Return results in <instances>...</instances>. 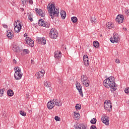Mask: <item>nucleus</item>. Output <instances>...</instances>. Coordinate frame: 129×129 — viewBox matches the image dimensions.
<instances>
[{
    "mask_svg": "<svg viewBox=\"0 0 129 129\" xmlns=\"http://www.w3.org/2000/svg\"><path fill=\"white\" fill-rule=\"evenodd\" d=\"M104 86L106 88H111V92L115 91L117 89V85L115 84V79L113 77H109L103 81Z\"/></svg>",
    "mask_w": 129,
    "mask_h": 129,
    "instance_id": "f257e3e1",
    "label": "nucleus"
},
{
    "mask_svg": "<svg viewBox=\"0 0 129 129\" xmlns=\"http://www.w3.org/2000/svg\"><path fill=\"white\" fill-rule=\"evenodd\" d=\"M47 10L51 19L54 20L55 18H58L59 16V9L55 7V5L51 4L50 5L49 4L47 6Z\"/></svg>",
    "mask_w": 129,
    "mask_h": 129,
    "instance_id": "f03ea898",
    "label": "nucleus"
},
{
    "mask_svg": "<svg viewBox=\"0 0 129 129\" xmlns=\"http://www.w3.org/2000/svg\"><path fill=\"white\" fill-rule=\"evenodd\" d=\"M49 37L51 39H57L58 38V32L55 29H51L50 33H49Z\"/></svg>",
    "mask_w": 129,
    "mask_h": 129,
    "instance_id": "7ed1b4c3",
    "label": "nucleus"
},
{
    "mask_svg": "<svg viewBox=\"0 0 129 129\" xmlns=\"http://www.w3.org/2000/svg\"><path fill=\"white\" fill-rule=\"evenodd\" d=\"M104 108L109 112L112 109V104H111L110 100L104 102Z\"/></svg>",
    "mask_w": 129,
    "mask_h": 129,
    "instance_id": "20e7f679",
    "label": "nucleus"
},
{
    "mask_svg": "<svg viewBox=\"0 0 129 129\" xmlns=\"http://www.w3.org/2000/svg\"><path fill=\"white\" fill-rule=\"evenodd\" d=\"M38 25L39 26H41V27H45V28H50V23L47 22H44V20L43 19H40L38 21Z\"/></svg>",
    "mask_w": 129,
    "mask_h": 129,
    "instance_id": "39448f33",
    "label": "nucleus"
},
{
    "mask_svg": "<svg viewBox=\"0 0 129 129\" xmlns=\"http://www.w3.org/2000/svg\"><path fill=\"white\" fill-rule=\"evenodd\" d=\"M101 120L106 125H109V117L104 114L101 118Z\"/></svg>",
    "mask_w": 129,
    "mask_h": 129,
    "instance_id": "423d86ee",
    "label": "nucleus"
},
{
    "mask_svg": "<svg viewBox=\"0 0 129 129\" xmlns=\"http://www.w3.org/2000/svg\"><path fill=\"white\" fill-rule=\"evenodd\" d=\"M124 19V17L122 15H118L116 18V21L118 24H122L123 23V20Z\"/></svg>",
    "mask_w": 129,
    "mask_h": 129,
    "instance_id": "0eeeda50",
    "label": "nucleus"
},
{
    "mask_svg": "<svg viewBox=\"0 0 129 129\" xmlns=\"http://www.w3.org/2000/svg\"><path fill=\"white\" fill-rule=\"evenodd\" d=\"M119 36H117L116 34H113V37L110 38V41L111 43H117L119 40Z\"/></svg>",
    "mask_w": 129,
    "mask_h": 129,
    "instance_id": "6e6552de",
    "label": "nucleus"
},
{
    "mask_svg": "<svg viewBox=\"0 0 129 129\" xmlns=\"http://www.w3.org/2000/svg\"><path fill=\"white\" fill-rule=\"evenodd\" d=\"M44 74H45V71L42 70L41 71L36 73L35 76L38 79H40V78H42L44 76Z\"/></svg>",
    "mask_w": 129,
    "mask_h": 129,
    "instance_id": "1a4fd4ad",
    "label": "nucleus"
},
{
    "mask_svg": "<svg viewBox=\"0 0 129 129\" xmlns=\"http://www.w3.org/2000/svg\"><path fill=\"white\" fill-rule=\"evenodd\" d=\"M38 44H40L41 45H46V40L45 38L38 37L37 38Z\"/></svg>",
    "mask_w": 129,
    "mask_h": 129,
    "instance_id": "9d476101",
    "label": "nucleus"
},
{
    "mask_svg": "<svg viewBox=\"0 0 129 129\" xmlns=\"http://www.w3.org/2000/svg\"><path fill=\"white\" fill-rule=\"evenodd\" d=\"M14 77L16 80H20L23 77V74L20 73H15Z\"/></svg>",
    "mask_w": 129,
    "mask_h": 129,
    "instance_id": "9b49d317",
    "label": "nucleus"
},
{
    "mask_svg": "<svg viewBox=\"0 0 129 129\" xmlns=\"http://www.w3.org/2000/svg\"><path fill=\"white\" fill-rule=\"evenodd\" d=\"M76 129H88V127H87V125L83 124H79L77 125V126L75 127Z\"/></svg>",
    "mask_w": 129,
    "mask_h": 129,
    "instance_id": "f8f14e48",
    "label": "nucleus"
},
{
    "mask_svg": "<svg viewBox=\"0 0 129 129\" xmlns=\"http://www.w3.org/2000/svg\"><path fill=\"white\" fill-rule=\"evenodd\" d=\"M35 11L39 15V16H40V17H45V14L43 13V11H42V10L35 8Z\"/></svg>",
    "mask_w": 129,
    "mask_h": 129,
    "instance_id": "ddd939ff",
    "label": "nucleus"
},
{
    "mask_svg": "<svg viewBox=\"0 0 129 129\" xmlns=\"http://www.w3.org/2000/svg\"><path fill=\"white\" fill-rule=\"evenodd\" d=\"M55 106V104H54L52 101L50 100L47 104V107L48 109H52Z\"/></svg>",
    "mask_w": 129,
    "mask_h": 129,
    "instance_id": "4468645a",
    "label": "nucleus"
},
{
    "mask_svg": "<svg viewBox=\"0 0 129 129\" xmlns=\"http://www.w3.org/2000/svg\"><path fill=\"white\" fill-rule=\"evenodd\" d=\"M51 102H52V103L54 104L55 105H57V106H61L62 104H60V103L58 102V101L56 99H53V100H51Z\"/></svg>",
    "mask_w": 129,
    "mask_h": 129,
    "instance_id": "2eb2a0df",
    "label": "nucleus"
},
{
    "mask_svg": "<svg viewBox=\"0 0 129 129\" xmlns=\"http://www.w3.org/2000/svg\"><path fill=\"white\" fill-rule=\"evenodd\" d=\"M54 54V57L55 58H57V59H60L61 56H62V53L59 51L55 52Z\"/></svg>",
    "mask_w": 129,
    "mask_h": 129,
    "instance_id": "dca6fc26",
    "label": "nucleus"
},
{
    "mask_svg": "<svg viewBox=\"0 0 129 129\" xmlns=\"http://www.w3.org/2000/svg\"><path fill=\"white\" fill-rule=\"evenodd\" d=\"M7 35L9 39H12L14 37V33L11 31H7Z\"/></svg>",
    "mask_w": 129,
    "mask_h": 129,
    "instance_id": "f3484780",
    "label": "nucleus"
},
{
    "mask_svg": "<svg viewBox=\"0 0 129 129\" xmlns=\"http://www.w3.org/2000/svg\"><path fill=\"white\" fill-rule=\"evenodd\" d=\"M92 23H94V24H97L98 23V20H97V17L94 16L92 17L91 20Z\"/></svg>",
    "mask_w": 129,
    "mask_h": 129,
    "instance_id": "a211bd4d",
    "label": "nucleus"
},
{
    "mask_svg": "<svg viewBox=\"0 0 129 129\" xmlns=\"http://www.w3.org/2000/svg\"><path fill=\"white\" fill-rule=\"evenodd\" d=\"M106 26L108 29H112V28L114 27V25H113L111 22H108L106 24Z\"/></svg>",
    "mask_w": 129,
    "mask_h": 129,
    "instance_id": "6ab92c4d",
    "label": "nucleus"
},
{
    "mask_svg": "<svg viewBox=\"0 0 129 129\" xmlns=\"http://www.w3.org/2000/svg\"><path fill=\"white\" fill-rule=\"evenodd\" d=\"M82 83L85 86V87H88L89 86V81H82Z\"/></svg>",
    "mask_w": 129,
    "mask_h": 129,
    "instance_id": "aec40b11",
    "label": "nucleus"
},
{
    "mask_svg": "<svg viewBox=\"0 0 129 129\" xmlns=\"http://www.w3.org/2000/svg\"><path fill=\"white\" fill-rule=\"evenodd\" d=\"M60 15L62 20H65V18H66V12L64 11H61Z\"/></svg>",
    "mask_w": 129,
    "mask_h": 129,
    "instance_id": "412c9836",
    "label": "nucleus"
},
{
    "mask_svg": "<svg viewBox=\"0 0 129 129\" xmlns=\"http://www.w3.org/2000/svg\"><path fill=\"white\" fill-rule=\"evenodd\" d=\"M93 45L95 48H98L99 47V42L97 41H94L93 43Z\"/></svg>",
    "mask_w": 129,
    "mask_h": 129,
    "instance_id": "4be33fe9",
    "label": "nucleus"
},
{
    "mask_svg": "<svg viewBox=\"0 0 129 129\" xmlns=\"http://www.w3.org/2000/svg\"><path fill=\"white\" fill-rule=\"evenodd\" d=\"M28 20H30V22H33V14L31 13H29L27 14Z\"/></svg>",
    "mask_w": 129,
    "mask_h": 129,
    "instance_id": "5701e85b",
    "label": "nucleus"
},
{
    "mask_svg": "<svg viewBox=\"0 0 129 129\" xmlns=\"http://www.w3.org/2000/svg\"><path fill=\"white\" fill-rule=\"evenodd\" d=\"M76 86L77 89H82V86H81V84H80V83H78V82H76Z\"/></svg>",
    "mask_w": 129,
    "mask_h": 129,
    "instance_id": "b1692460",
    "label": "nucleus"
},
{
    "mask_svg": "<svg viewBox=\"0 0 129 129\" xmlns=\"http://www.w3.org/2000/svg\"><path fill=\"white\" fill-rule=\"evenodd\" d=\"M7 94L8 96H13L14 95V91L12 90H9L7 91Z\"/></svg>",
    "mask_w": 129,
    "mask_h": 129,
    "instance_id": "393cba45",
    "label": "nucleus"
},
{
    "mask_svg": "<svg viewBox=\"0 0 129 129\" xmlns=\"http://www.w3.org/2000/svg\"><path fill=\"white\" fill-rule=\"evenodd\" d=\"M13 50L14 52H19L20 49H19V46L17 45H14L13 47Z\"/></svg>",
    "mask_w": 129,
    "mask_h": 129,
    "instance_id": "a878e982",
    "label": "nucleus"
},
{
    "mask_svg": "<svg viewBox=\"0 0 129 129\" xmlns=\"http://www.w3.org/2000/svg\"><path fill=\"white\" fill-rule=\"evenodd\" d=\"M74 116L77 119H79L80 118V114L79 113H77V112H74Z\"/></svg>",
    "mask_w": 129,
    "mask_h": 129,
    "instance_id": "bb28decb",
    "label": "nucleus"
},
{
    "mask_svg": "<svg viewBox=\"0 0 129 129\" xmlns=\"http://www.w3.org/2000/svg\"><path fill=\"white\" fill-rule=\"evenodd\" d=\"M72 22L73 23H77V21H78V19L76 17H72L71 18Z\"/></svg>",
    "mask_w": 129,
    "mask_h": 129,
    "instance_id": "cd10ccee",
    "label": "nucleus"
},
{
    "mask_svg": "<svg viewBox=\"0 0 129 129\" xmlns=\"http://www.w3.org/2000/svg\"><path fill=\"white\" fill-rule=\"evenodd\" d=\"M14 69H16L17 70L15 71V72H17V73H22V70L21 68H19V67H16Z\"/></svg>",
    "mask_w": 129,
    "mask_h": 129,
    "instance_id": "c85d7f7f",
    "label": "nucleus"
},
{
    "mask_svg": "<svg viewBox=\"0 0 129 129\" xmlns=\"http://www.w3.org/2000/svg\"><path fill=\"white\" fill-rule=\"evenodd\" d=\"M81 79L83 81H88V79L87 78V77L84 75H83L81 76Z\"/></svg>",
    "mask_w": 129,
    "mask_h": 129,
    "instance_id": "c756f323",
    "label": "nucleus"
},
{
    "mask_svg": "<svg viewBox=\"0 0 129 129\" xmlns=\"http://www.w3.org/2000/svg\"><path fill=\"white\" fill-rule=\"evenodd\" d=\"M79 91V93L82 97H83V92L82 91V89H77Z\"/></svg>",
    "mask_w": 129,
    "mask_h": 129,
    "instance_id": "7c9ffc66",
    "label": "nucleus"
},
{
    "mask_svg": "<svg viewBox=\"0 0 129 129\" xmlns=\"http://www.w3.org/2000/svg\"><path fill=\"white\" fill-rule=\"evenodd\" d=\"M96 121H97L96 118H94L92 120H91L90 122L91 123H92V124H95V123H96Z\"/></svg>",
    "mask_w": 129,
    "mask_h": 129,
    "instance_id": "2f4dec72",
    "label": "nucleus"
},
{
    "mask_svg": "<svg viewBox=\"0 0 129 129\" xmlns=\"http://www.w3.org/2000/svg\"><path fill=\"white\" fill-rule=\"evenodd\" d=\"M26 42V44H29V43H33V40L32 39L28 38L26 40H25V43Z\"/></svg>",
    "mask_w": 129,
    "mask_h": 129,
    "instance_id": "473e14b6",
    "label": "nucleus"
},
{
    "mask_svg": "<svg viewBox=\"0 0 129 129\" xmlns=\"http://www.w3.org/2000/svg\"><path fill=\"white\" fill-rule=\"evenodd\" d=\"M44 85L46 87V88H48V87H51V84H50L48 82H45Z\"/></svg>",
    "mask_w": 129,
    "mask_h": 129,
    "instance_id": "72a5a7b5",
    "label": "nucleus"
},
{
    "mask_svg": "<svg viewBox=\"0 0 129 129\" xmlns=\"http://www.w3.org/2000/svg\"><path fill=\"white\" fill-rule=\"evenodd\" d=\"M5 88L0 89V97H2L4 95V92L5 91Z\"/></svg>",
    "mask_w": 129,
    "mask_h": 129,
    "instance_id": "f704fd0d",
    "label": "nucleus"
},
{
    "mask_svg": "<svg viewBox=\"0 0 129 129\" xmlns=\"http://www.w3.org/2000/svg\"><path fill=\"white\" fill-rule=\"evenodd\" d=\"M21 2L23 6H26L28 4V0H21Z\"/></svg>",
    "mask_w": 129,
    "mask_h": 129,
    "instance_id": "c9c22d12",
    "label": "nucleus"
},
{
    "mask_svg": "<svg viewBox=\"0 0 129 129\" xmlns=\"http://www.w3.org/2000/svg\"><path fill=\"white\" fill-rule=\"evenodd\" d=\"M88 56L87 55H85L83 57V61H89L88 60Z\"/></svg>",
    "mask_w": 129,
    "mask_h": 129,
    "instance_id": "e433bc0d",
    "label": "nucleus"
},
{
    "mask_svg": "<svg viewBox=\"0 0 129 129\" xmlns=\"http://www.w3.org/2000/svg\"><path fill=\"white\" fill-rule=\"evenodd\" d=\"M84 64L86 67L88 66L89 65V60H84Z\"/></svg>",
    "mask_w": 129,
    "mask_h": 129,
    "instance_id": "4c0bfd02",
    "label": "nucleus"
},
{
    "mask_svg": "<svg viewBox=\"0 0 129 129\" xmlns=\"http://www.w3.org/2000/svg\"><path fill=\"white\" fill-rule=\"evenodd\" d=\"M23 53H26V54H29L30 53V50L28 49H24L23 50Z\"/></svg>",
    "mask_w": 129,
    "mask_h": 129,
    "instance_id": "58836bf2",
    "label": "nucleus"
},
{
    "mask_svg": "<svg viewBox=\"0 0 129 129\" xmlns=\"http://www.w3.org/2000/svg\"><path fill=\"white\" fill-rule=\"evenodd\" d=\"M20 114L22 115V116H26V112L24 111H21L20 112Z\"/></svg>",
    "mask_w": 129,
    "mask_h": 129,
    "instance_id": "ea45409f",
    "label": "nucleus"
},
{
    "mask_svg": "<svg viewBox=\"0 0 129 129\" xmlns=\"http://www.w3.org/2000/svg\"><path fill=\"white\" fill-rule=\"evenodd\" d=\"M76 109H81V106L80 105L77 104L75 106Z\"/></svg>",
    "mask_w": 129,
    "mask_h": 129,
    "instance_id": "a19ab883",
    "label": "nucleus"
},
{
    "mask_svg": "<svg viewBox=\"0 0 129 129\" xmlns=\"http://www.w3.org/2000/svg\"><path fill=\"white\" fill-rule=\"evenodd\" d=\"M54 119L56 120V121H60V120H61V119L60 117H58V116H56L54 118Z\"/></svg>",
    "mask_w": 129,
    "mask_h": 129,
    "instance_id": "79ce46f5",
    "label": "nucleus"
},
{
    "mask_svg": "<svg viewBox=\"0 0 129 129\" xmlns=\"http://www.w3.org/2000/svg\"><path fill=\"white\" fill-rule=\"evenodd\" d=\"M28 45H29L30 47H34V41H33V42H29L28 43Z\"/></svg>",
    "mask_w": 129,
    "mask_h": 129,
    "instance_id": "37998d69",
    "label": "nucleus"
},
{
    "mask_svg": "<svg viewBox=\"0 0 129 129\" xmlns=\"http://www.w3.org/2000/svg\"><path fill=\"white\" fill-rule=\"evenodd\" d=\"M14 30H15V32H16V33H19V32H20V29H18L16 27H15L14 28Z\"/></svg>",
    "mask_w": 129,
    "mask_h": 129,
    "instance_id": "c03bdc74",
    "label": "nucleus"
},
{
    "mask_svg": "<svg viewBox=\"0 0 129 129\" xmlns=\"http://www.w3.org/2000/svg\"><path fill=\"white\" fill-rule=\"evenodd\" d=\"M124 92L125 93H129V88H125L124 89Z\"/></svg>",
    "mask_w": 129,
    "mask_h": 129,
    "instance_id": "a18cd8bd",
    "label": "nucleus"
},
{
    "mask_svg": "<svg viewBox=\"0 0 129 129\" xmlns=\"http://www.w3.org/2000/svg\"><path fill=\"white\" fill-rule=\"evenodd\" d=\"M29 2V5H33V0H27Z\"/></svg>",
    "mask_w": 129,
    "mask_h": 129,
    "instance_id": "49530a36",
    "label": "nucleus"
},
{
    "mask_svg": "<svg viewBox=\"0 0 129 129\" xmlns=\"http://www.w3.org/2000/svg\"><path fill=\"white\" fill-rule=\"evenodd\" d=\"M115 62L117 63V64H119V63H120V60H119V59H116Z\"/></svg>",
    "mask_w": 129,
    "mask_h": 129,
    "instance_id": "de8ad7c7",
    "label": "nucleus"
},
{
    "mask_svg": "<svg viewBox=\"0 0 129 129\" xmlns=\"http://www.w3.org/2000/svg\"><path fill=\"white\" fill-rule=\"evenodd\" d=\"M91 129H97V128H96V126H95L94 125H92L91 126Z\"/></svg>",
    "mask_w": 129,
    "mask_h": 129,
    "instance_id": "09e8293b",
    "label": "nucleus"
},
{
    "mask_svg": "<svg viewBox=\"0 0 129 129\" xmlns=\"http://www.w3.org/2000/svg\"><path fill=\"white\" fill-rule=\"evenodd\" d=\"M125 13L127 16H129V10L126 11Z\"/></svg>",
    "mask_w": 129,
    "mask_h": 129,
    "instance_id": "8fccbe9b",
    "label": "nucleus"
},
{
    "mask_svg": "<svg viewBox=\"0 0 129 129\" xmlns=\"http://www.w3.org/2000/svg\"><path fill=\"white\" fill-rule=\"evenodd\" d=\"M17 29H19V31H21V29H22V28H21L20 26H18V25H16L15 26Z\"/></svg>",
    "mask_w": 129,
    "mask_h": 129,
    "instance_id": "3c124183",
    "label": "nucleus"
},
{
    "mask_svg": "<svg viewBox=\"0 0 129 129\" xmlns=\"http://www.w3.org/2000/svg\"><path fill=\"white\" fill-rule=\"evenodd\" d=\"M3 27L6 28V29L8 28V25L6 24H4L3 25Z\"/></svg>",
    "mask_w": 129,
    "mask_h": 129,
    "instance_id": "603ef678",
    "label": "nucleus"
},
{
    "mask_svg": "<svg viewBox=\"0 0 129 129\" xmlns=\"http://www.w3.org/2000/svg\"><path fill=\"white\" fill-rule=\"evenodd\" d=\"M31 64H35V61H34V60H33V59L31 60Z\"/></svg>",
    "mask_w": 129,
    "mask_h": 129,
    "instance_id": "864d4df0",
    "label": "nucleus"
},
{
    "mask_svg": "<svg viewBox=\"0 0 129 129\" xmlns=\"http://www.w3.org/2000/svg\"><path fill=\"white\" fill-rule=\"evenodd\" d=\"M13 62H14V63H15V64H17V60H16L15 59H13Z\"/></svg>",
    "mask_w": 129,
    "mask_h": 129,
    "instance_id": "5fc2aeb1",
    "label": "nucleus"
},
{
    "mask_svg": "<svg viewBox=\"0 0 129 129\" xmlns=\"http://www.w3.org/2000/svg\"><path fill=\"white\" fill-rule=\"evenodd\" d=\"M20 9L22 12H24V11H25V9H24L23 8H20Z\"/></svg>",
    "mask_w": 129,
    "mask_h": 129,
    "instance_id": "6e6d98bb",
    "label": "nucleus"
},
{
    "mask_svg": "<svg viewBox=\"0 0 129 129\" xmlns=\"http://www.w3.org/2000/svg\"><path fill=\"white\" fill-rule=\"evenodd\" d=\"M58 80L59 82V84H62V82L61 81V79H59Z\"/></svg>",
    "mask_w": 129,
    "mask_h": 129,
    "instance_id": "4d7b16f0",
    "label": "nucleus"
},
{
    "mask_svg": "<svg viewBox=\"0 0 129 129\" xmlns=\"http://www.w3.org/2000/svg\"><path fill=\"white\" fill-rule=\"evenodd\" d=\"M18 27H20V28H22V25L21 24V23H19L18 24Z\"/></svg>",
    "mask_w": 129,
    "mask_h": 129,
    "instance_id": "13d9d810",
    "label": "nucleus"
},
{
    "mask_svg": "<svg viewBox=\"0 0 129 129\" xmlns=\"http://www.w3.org/2000/svg\"><path fill=\"white\" fill-rule=\"evenodd\" d=\"M2 62V59L0 58V63Z\"/></svg>",
    "mask_w": 129,
    "mask_h": 129,
    "instance_id": "bf43d9fd",
    "label": "nucleus"
},
{
    "mask_svg": "<svg viewBox=\"0 0 129 129\" xmlns=\"http://www.w3.org/2000/svg\"><path fill=\"white\" fill-rule=\"evenodd\" d=\"M29 95H27L26 96H28Z\"/></svg>",
    "mask_w": 129,
    "mask_h": 129,
    "instance_id": "052dcab7",
    "label": "nucleus"
}]
</instances>
